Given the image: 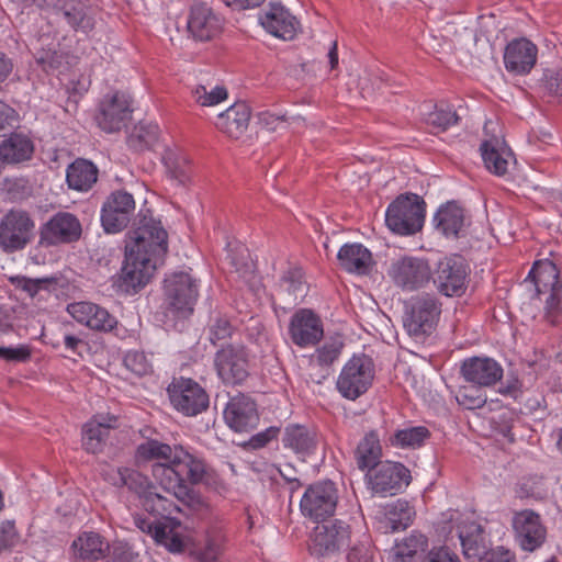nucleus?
<instances>
[{"mask_svg":"<svg viewBox=\"0 0 562 562\" xmlns=\"http://www.w3.org/2000/svg\"><path fill=\"white\" fill-rule=\"evenodd\" d=\"M168 250V234L160 221L143 215L125 241L121 281H149Z\"/></svg>","mask_w":562,"mask_h":562,"instance_id":"nucleus-1","label":"nucleus"},{"mask_svg":"<svg viewBox=\"0 0 562 562\" xmlns=\"http://www.w3.org/2000/svg\"><path fill=\"white\" fill-rule=\"evenodd\" d=\"M151 474L164 491L180 502L190 504L194 498L191 485L209 483L211 469L201 457L181 445H176L171 463L153 464Z\"/></svg>","mask_w":562,"mask_h":562,"instance_id":"nucleus-2","label":"nucleus"},{"mask_svg":"<svg viewBox=\"0 0 562 562\" xmlns=\"http://www.w3.org/2000/svg\"><path fill=\"white\" fill-rule=\"evenodd\" d=\"M442 304L432 294L425 293L411 297L404 304L403 326L415 339H425L437 328Z\"/></svg>","mask_w":562,"mask_h":562,"instance_id":"nucleus-3","label":"nucleus"},{"mask_svg":"<svg viewBox=\"0 0 562 562\" xmlns=\"http://www.w3.org/2000/svg\"><path fill=\"white\" fill-rule=\"evenodd\" d=\"M425 222V202L414 193L398 195L386 209L385 224L401 236L419 232Z\"/></svg>","mask_w":562,"mask_h":562,"instance_id":"nucleus-4","label":"nucleus"},{"mask_svg":"<svg viewBox=\"0 0 562 562\" xmlns=\"http://www.w3.org/2000/svg\"><path fill=\"white\" fill-rule=\"evenodd\" d=\"M374 373V363L369 356L353 355L338 375L337 391L342 397L356 401L371 387Z\"/></svg>","mask_w":562,"mask_h":562,"instance_id":"nucleus-5","label":"nucleus"},{"mask_svg":"<svg viewBox=\"0 0 562 562\" xmlns=\"http://www.w3.org/2000/svg\"><path fill=\"white\" fill-rule=\"evenodd\" d=\"M338 503V490L334 482L326 480L310 485L300 501L304 517L314 521H324L335 514Z\"/></svg>","mask_w":562,"mask_h":562,"instance_id":"nucleus-6","label":"nucleus"},{"mask_svg":"<svg viewBox=\"0 0 562 562\" xmlns=\"http://www.w3.org/2000/svg\"><path fill=\"white\" fill-rule=\"evenodd\" d=\"M167 393L173 408L186 416H196L210 404L206 391L192 379H173Z\"/></svg>","mask_w":562,"mask_h":562,"instance_id":"nucleus-7","label":"nucleus"},{"mask_svg":"<svg viewBox=\"0 0 562 562\" xmlns=\"http://www.w3.org/2000/svg\"><path fill=\"white\" fill-rule=\"evenodd\" d=\"M370 488L382 496L395 495L406 488L411 471L401 462L382 461L367 474Z\"/></svg>","mask_w":562,"mask_h":562,"instance_id":"nucleus-8","label":"nucleus"},{"mask_svg":"<svg viewBox=\"0 0 562 562\" xmlns=\"http://www.w3.org/2000/svg\"><path fill=\"white\" fill-rule=\"evenodd\" d=\"M196 283H165L160 308L170 321L189 318L199 299Z\"/></svg>","mask_w":562,"mask_h":562,"instance_id":"nucleus-9","label":"nucleus"},{"mask_svg":"<svg viewBox=\"0 0 562 562\" xmlns=\"http://www.w3.org/2000/svg\"><path fill=\"white\" fill-rule=\"evenodd\" d=\"M312 535L310 551L313 555L328 557L349 546V526L342 521H319Z\"/></svg>","mask_w":562,"mask_h":562,"instance_id":"nucleus-10","label":"nucleus"},{"mask_svg":"<svg viewBox=\"0 0 562 562\" xmlns=\"http://www.w3.org/2000/svg\"><path fill=\"white\" fill-rule=\"evenodd\" d=\"M214 366L220 379L228 385L241 384L249 375V358L241 346L227 345L216 351Z\"/></svg>","mask_w":562,"mask_h":562,"instance_id":"nucleus-11","label":"nucleus"},{"mask_svg":"<svg viewBox=\"0 0 562 562\" xmlns=\"http://www.w3.org/2000/svg\"><path fill=\"white\" fill-rule=\"evenodd\" d=\"M34 223L24 211H10L0 222V246L5 251L24 248L33 236Z\"/></svg>","mask_w":562,"mask_h":562,"instance_id":"nucleus-12","label":"nucleus"},{"mask_svg":"<svg viewBox=\"0 0 562 562\" xmlns=\"http://www.w3.org/2000/svg\"><path fill=\"white\" fill-rule=\"evenodd\" d=\"M288 333L295 346L314 347L324 337L323 321L313 310L300 308L291 316Z\"/></svg>","mask_w":562,"mask_h":562,"instance_id":"nucleus-13","label":"nucleus"},{"mask_svg":"<svg viewBox=\"0 0 562 562\" xmlns=\"http://www.w3.org/2000/svg\"><path fill=\"white\" fill-rule=\"evenodd\" d=\"M132 113L131 99L124 92L106 94L99 104L95 121L99 127L106 133L121 131L130 120Z\"/></svg>","mask_w":562,"mask_h":562,"instance_id":"nucleus-14","label":"nucleus"},{"mask_svg":"<svg viewBox=\"0 0 562 562\" xmlns=\"http://www.w3.org/2000/svg\"><path fill=\"white\" fill-rule=\"evenodd\" d=\"M515 538L525 551H535L540 548L547 538V528L540 515L531 509L515 512L512 519Z\"/></svg>","mask_w":562,"mask_h":562,"instance_id":"nucleus-15","label":"nucleus"},{"mask_svg":"<svg viewBox=\"0 0 562 562\" xmlns=\"http://www.w3.org/2000/svg\"><path fill=\"white\" fill-rule=\"evenodd\" d=\"M135 211V201L131 193L122 190L112 192L101 209V223L106 233L124 229Z\"/></svg>","mask_w":562,"mask_h":562,"instance_id":"nucleus-16","label":"nucleus"},{"mask_svg":"<svg viewBox=\"0 0 562 562\" xmlns=\"http://www.w3.org/2000/svg\"><path fill=\"white\" fill-rule=\"evenodd\" d=\"M224 419L226 425L236 432L252 430L259 423L255 400L244 393L231 396L224 409Z\"/></svg>","mask_w":562,"mask_h":562,"instance_id":"nucleus-17","label":"nucleus"},{"mask_svg":"<svg viewBox=\"0 0 562 562\" xmlns=\"http://www.w3.org/2000/svg\"><path fill=\"white\" fill-rule=\"evenodd\" d=\"M67 312L81 325L91 330L110 333L116 325L117 319L109 311L92 302H74L67 305Z\"/></svg>","mask_w":562,"mask_h":562,"instance_id":"nucleus-18","label":"nucleus"},{"mask_svg":"<svg viewBox=\"0 0 562 562\" xmlns=\"http://www.w3.org/2000/svg\"><path fill=\"white\" fill-rule=\"evenodd\" d=\"M222 27V19L206 3L196 2L191 7L188 31L195 41H211L221 33Z\"/></svg>","mask_w":562,"mask_h":562,"instance_id":"nucleus-19","label":"nucleus"},{"mask_svg":"<svg viewBox=\"0 0 562 562\" xmlns=\"http://www.w3.org/2000/svg\"><path fill=\"white\" fill-rule=\"evenodd\" d=\"M80 235L81 225L78 218L70 213L59 212L43 226L41 243L46 245L71 243L79 239Z\"/></svg>","mask_w":562,"mask_h":562,"instance_id":"nucleus-20","label":"nucleus"},{"mask_svg":"<svg viewBox=\"0 0 562 562\" xmlns=\"http://www.w3.org/2000/svg\"><path fill=\"white\" fill-rule=\"evenodd\" d=\"M502 366L488 357H472L463 360L461 374L465 381L477 386H493L503 378Z\"/></svg>","mask_w":562,"mask_h":562,"instance_id":"nucleus-21","label":"nucleus"},{"mask_svg":"<svg viewBox=\"0 0 562 562\" xmlns=\"http://www.w3.org/2000/svg\"><path fill=\"white\" fill-rule=\"evenodd\" d=\"M538 48L529 40L521 37L510 41L504 52V65L508 72L527 75L535 67Z\"/></svg>","mask_w":562,"mask_h":562,"instance_id":"nucleus-22","label":"nucleus"},{"mask_svg":"<svg viewBox=\"0 0 562 562\" xmlns=\"http://www.w3.org/2000/svg\"><path fill=\"white\" fill-rule=\"evenodd\" d=\"M386 273L394 281H429L431 269L427 260L405 255L392 258Z\"/></svg>","mask_w":562,"mask_h":562,"instance_id":"nucleus-23","label":"nucleus"},{"mask_svg":"<svg viewBox=\"0 0 562 562\" xmlns=\"http://www.w3.org/2000/svg\"><path fill=\"white\" fill-rule=\"evenodd\" d=\"M341 269L357 277H368L375 267L372 252L362 244H345L337 254Z\"/></svg>","mask_w":562,"mask_h":562,"instance_id":"nucleus-24","label":"nucleus"},{"mask_svg":"<svg viewBox=\"0 0 562 562\" xmlns=\"http://www.w3.org/2000/svg\"><path fill=\"white\" fill-rule=\"evenodd\" d=\"M459 538L463 555L469 562H477L494 550L491 548L483 527L475 521L465 522L460 526Z\"/></svg>","mask_w":562,"mask_h":562,"instance_id":"nucleus-25","label":"nucleus"},{"mask_svg":"<svg viewBox=\"0 0 562 562\" xmlns=\"http://www.w3.org/2000/svg\"><path fill=\"white\" fill-rule=\"evenodd\" d=\"M260 24L273 36L292 40L299 30V21L283 5L271 3L259 16Z\"/></svg>","mask_w":562,"mask_h":562,"instance_id":"nucleus-26","label":"nucleus"},{"mask_svg":"<svg viewBox=\"0 0 562 562\" xmlns=\"http://www.w3.org/2000/svg\"><path fill=\"white\" fill-rule=\"evenodd\" d=\"M225 254L223 260V270L225 272L236 279L254 278L255 262L246 245L237 240L228 241Z\"/></svg>","mask_w":562,"mask_h":562,"instance_id":"nucleus-27","label":"nucleus"},{"mask_svg":"<svg viewBox=\"0 0 562 562\" xmlns=\"http://www.w3.org/2000/svg\"><path fill=\"white\" fill-rule=\"evenodd\" d=\"M414 506L405 499H396L383 507L379 519V529L384 533H393L408 528L415 518Z\"/></svg>","mask_w":562,"mask_h":562,"instance_id":"nucleus-28","label":"nucleus"},{"mask_svg":"<svg viewBox=\"0 0 562 562\" xmlns=\"http://www.w3.org/2000/svg\"><path fill=\"white\" fill-rule=\"evenodd\" d=\"M435 228L447 238H460L467 228L464 210L456 202L441 205L434 216Z\"/></svg>","mask_w":562,"mask_h":562,"instance_id":"nucleus-29","label":"nucleus"},{"mask_svg":"<svg viewBox=\"0 0 562 562\" xmlns=\"http://www.w3.org/2000/svg\"><path fill=\"white\" fill-rule=\"evenodd\" d=\"M117 417L114 415H95L82 429V446L91 453L102 451L112 428L116 427Z\"/></svg>","mask_w":562,"mask_h":562,"instance_id":"nucleus-30","label":"nucleus"},{"mask_svg":"<svg viewBox=\"0 0 562 562\" xmlns=\"http://www.w3.org/2000/svg\"><path fill=\"white\" fill-rule=\"evenodd\" d=\"M109 543L97 532L85 531L71 543L70 550L75 562L99 561L109 552Z\"/></svg>","mask_w":562,"mask_h":562,"instance_id":"nucleus-31","label":"nucleus"},{"mask_svg":"<svg viewBox=\"0 0 562 562\" xmlns=\"http://www.w3.org/2000/svg\"><path fill=\"white\" fill-rule=\"evenodd\" d=\"M250 109L245 102H237L216 117V127L227 136L238 139L248 128Z\"/></svg>","mask_w":562,"mask_h":562,"instance_id":"nucleus-32","label":"nucleus"},{"mask_svg":"<svg viewBox=\"0 0 562 562\" xmlns=\"http://www.w3.org/2000/svg\"><path fill=\"white\" fill-rule=\"evenodd\" d=\"M344 342L338 339H330L325 341L324 345L318 347L310 358V366L312 369L319 368L317 374H310L313 382L321 384L330 374V368L336 360L340 357Z\"/></svg>","mask_w":562,"mask_h":562,"instance_id":"nucleus-33","label":"nucleus"},{"mask_svg":"<svg viewBox=\"0 0 562 562\" xmlns=\"http://www.w3.org/2000/svg\"><path fill=\"white\" fill-rule=\"evenodd\" d=\"M57 13H60L75 31L88 33L94 27V11L86 0H67Z\"/></svg>","mask_w":562,"mask_h":562,"instance_id":"nucleus-34","label":"nucleus"},{"mask_svg":"<svg viewBox=\"0 0 562 562\" xmlns=\"http://www.w3.org/2000/svg\"><path fill=\"white\" fill-rule=\"evenodd\" d=\"M99 170L90 160L78 158L66 170V181L70 189L87 192L98 180Z\"/></svg>","mask_w":562,"mask_h":562,"instance_id":"nucleus-35","label":"nucleus"},{"mask_svg":"<svg viewBox=\"0 0 562 562\" xmlns=\"http://www.w3.org/2000/svg\"><path fill=\"white\" fill-rule=\"evenodd\" d=\"M282 442L296 454H312L317 446L316 434L305 426L293 424L284 428Z\"/></svg>","mask_w":562,"mask_h":562,"instance_id":"nucleus-36","label":"nucleus"},{"mask_svg":"<svg viewBox=\"0 0 562 562\" xmlns=\"http://www.w3.org/2000/svg\"><path fill=\"white\" fill-rule=\"evenodd\" d=\"M176 452V445L159 441L157 439H146L139 443L135 450V461L137 464L154 462V464H170Z\"/></svg>","mask_w":562,"mask_h":562,"instance_id":"nucleus-37","label":"nucleus"},{"mask_svg":"<svg viewBox=\"0 0 562 562\" xmlns=\"http://www.w3.org/2000/svg\"><path fill=\"white\" fill-rule=\"evenodd\" d=\"M382 446L376 431L371 430L359 441L355 460L361 471H371L378 463L382 462Z\"/></svg>","mask_w":562,"mask_h":562,"instance_id":"nucleus-38","label":"nucleus"},{"mask_svg":"<svg viewBox=\"0 0 562 562\" xmlns=\"http://www.w3.org/2000/svg\"><path fill=\"white\" fill-rule=\"evenodd\" d=\"M162 161L167 175L178 184L184 186L191 179L192 167L188 155L179 147L166 148Z\"/></svg>","mask_w":562,"mask_h":562,"instance_id":"nucleus-39","label":"nucleus"},{"mask_svg":"<svg viewBox=\"0 0 562 562\" xmlns=\"http://www.w3.org/2000/svg\"><path fill=\"white\" fill-rule=\"evenodd\" d=\"M34 151L32 140L23 134H13L0 145V160L19 164L29 160Z\"/></svg>","mask_w":562,"mask_h":562,"instance_id":"nucleus-40","label":"nucleus"},{"mask_svg":"<svg viewBox=\"0 0 562 562\" xmlns=\"http://www.w3.org/2000/svg\"><path fill=\"white\" fill-rule=\"evenodd\" d=\"M428 537L418 530H413L407 537L396 542L392 562H417V555L428 548Z\"/></svg>","mask_w":562,"mask_h":562,"instance_id":"nucleus-41","label":"nucleus"},{"mask_svg":"<svg viewBox=\"0 0 562 562\" xmlns=\"http://www.w3.org/2000/svg\"><path fill=\"white\" fill-rule=\"evenodd\" d=\"M470 265L461 255L445 257L438 263V278L443 281H464L470 276Z\"/></svg>","mask_w":562,"mask_h":562,"instance_id":"nucleus-42","label":"nucleus"},{"mask_svg":"<svg viewBox=\"0 0 562 562\" xmlns=\"http://www.w3.org/2000/svg\"><path fill=\"white\" fill-rule=\"evenodd\" d=\"M481 155L488 171L496 176H503L508 168V154L506 149L498 148L497 142L485 140L481 144Z\"/></svg>","mask_w":562,"mask_h":562,"instance_id":"nucleus-43","label":"nucleus"},{"mask_svg":"<svg viewBox=\"0 0 562 562\" xmlns=\"http://www.w3.org/2000/svg\"><path fill=\"white\" fill-rule=\"evenodd\" d=\"M180 524L171 520L169 524L157 522L153 530V539L157 544L164 546L170 552H182L184 543L181 536L176 531Z\"/></svg>","mask_w":562,"mask_h":562,"instance_id":"nucleus-44","label":"nucleus"},{"mask_svg":"<svg viewBox=\"0 0 562 562\" xmlns=\"http://www.w3.org/2000/svg\"><path fill=\"white\" fill-rule=\"evenodd\" d=\"M430 436L429 430L424 426L408 427L398 429L390 438V442L394 447L400 448H418Z\"/></svg>","mask_w":562,"mask_h":562,"instance_id":"nucleus-45","label":"nucleus"},{"mask_svg":"<svg viewBox=\"0 0 562 562\" xmlns=\"http://www.w3.org/2000/svg\"><path fill=\"white\" fill-rule=\"evenodd\" d=\"M533 299L546 304L548 312H554L562 302V283H532Z\"/></svg>","mask_w":562,"mask_h":562,"instance_id":"nucleus-46","label":"nucleus"},{"mask_svg":"<svg viewBox=\"0 0 562 562\" xmlns=\"http://www.w3.org/2000/svg\"><path fill=\"white\" fill-rule=\"evenodd\" d=\"M117 481L115 484H120L121 486H126L130 491H133L137 494H147L149 491V480L146 475L142 474L135 469L131 468H120L117 469Z\"/></svg>","mask_w":562,"mask_h":562,"instance_id":"nucleus-47","label":"nucleus"},{"mask_svg":"<svg viewBox=\"0 0 562 562\" xmlns=\"http://www.w3.org/2000/svg\"><path fill=\"white\" fill-rule=\"evenodd\" d=\"M560 268L552 259L546 258L533 262L524 281H558Z\"/></svg>","mask_w":562,"mask_h":562,"instance_id":"nucleus-48","label":"nucleus"},{"mask_svg":"<svg viewBox=\"0 0 562 562\" xmlns=\"http://www.w3.org/2000/svg\"><path fill=\"white\" fill-rule=\"evenodd\" d=\"M159 128L155 124L138 125L131 134L130 145L138 150L150 148L158 140Z\"/></svg>","mask_w":562,"mask_h":562,"instance_id":"nucleus-49","label":"nucleus"},{"mask_svg":"<svg viewBox=\"0 0 562 562\" xmlns=\"http://www.w3.org/2000/svg\"><path fill=\"white\" fill-rule=\"evenodd\" d=\"M483 386L470 385L461 386L457 393L458 403L467 409L481 408L486 403V395L482 391Z\"/></svg>","mask_w":562,"mask_h":562,"instance_id":"nucleus-50","label":"nucleus"},{"mask_svg":"<svg viewBox=\"0 0 562 562\" xmlns=\"http://www.w3.org/2000/svg\"><path fill=\"white\" fill-rule=\"evenodd\" d=\"M196 103L202 106H214L227 99V90L222 86H215L210 90L205 86H196L192 90Z\"/></svg>","mask_w":562,"mask_h":562,"instance_id":"nucleus-51","label":"nucleus"},{"mask_svg":"<svg viewBox=\"0 0 562 562\" xmlns=\"http://www.w3.org/2000/svg\"><path fill=\"white\" fill-rule=\"evenodd\" d=\"M459 116L447 104L436 105L426 119L427 123L439 131H446L449 126L458 123Z\"/></svg>","mask_w":562,"mask_h":562,"instance_id":"nucleus-52","label":"nucleus"},{"mask_svg":"<svg viewBox=\"0 0 562 562\" xmlns=\"http://www.w3.org/2000/svg\"><path fill=\"white\" fill-rule=\"evenodd\" d=\"M145 507L147 510L161 516L166 514L170 515L175 509H178V507L165 496L150 491L145 496Z\"/></svg>","mask_w":562,"mask_h":562,"instance_id":"nucleus-53","label":"nucleus"},{"mask_svg":"<svg viewBox=\"0 0 562 562\" xmlns=\"http://www.w3.org/2000/svg\"><path fill=\"white\" fill-rule=\"evenodd\" d=\"M32 350L29 345H19L16 347L0 346V359L8 362L24 363L31 359Z\"/></svg>","mask_w":562,"mask_h":562,"instance_id":"nucleus-54","label":"nucleus"},{"mask_svg":"<svg viewBox=\"0 0 562 562\" xmlns=\"http://www.w3.org/2000/svg\"><path fill=\"white\" fill-rule=\"evenodd\" d=\"M125 367L137 375H144L149 371L146 356L139 351H130L124 357Z\"/></svg>","mask_w":562,"mask_h":562,"instance_id":"nucleus-55","label":"nucleus"},{"mask_svg":"<svg viewBox=\"0 0 562 562\" xmlns=\"http://www.w3.org/2000/svg\"><path fill=\"white\" fill-rule=\"evenodd\" d=\"M36 61L43 66L45 70L56 69L61 61V55L56 52L55 45L52 43L47 48L41 47L35 54Z\"/></svg>","mask_w":562,"mask_h":562,"instance_id":"nucleus-56","label":"nucleus"},{"mask_svg":"<svg viewBox=\"0 0 562 562\" xmlns=\"http://www.w3.org/2000/svg\"><path fill=\"white\" fill-rule=\"evenodd\" d=\"M222 539L220 536H209L204 547L199 551L201 562H214L221 554Z\"/></svg>","mask_w":562,"mask_h":562,"instance_id":"nucleus-57","label":"nucleus"},{"mask_svg":"<svg viewBox=\"0 0 562 562\" xmlns=\"http://www.w3.org/2000/svg\"><path fill=\"white\" fill-rule=\"evenodd\" d=\"M423 562H460L459 555L447 546L434 547Z\"/></svg>","mask_w":562,"mask_h":562,"instance_id":"nucleus-58","label":"nucleus"},{"mask_svg":"<svg viewBox=\"0 0 562 562\" xmlns=\"http://www.w3.org/2000/svg\"><path fill=\"white\" fill-rule=\"evenodd\" d=\"M233 333V326L226 318L218 317L210 327V340L212 344H216L218 340L231 337Z\"/></svg>","mask_w":562,"mask_h":562,"instance_id":"nucleus-59","label":"nucleus"},{"mask_svg":"<svg viewBox=\"0 0 562 562\" xmlns=\"http://www.w3.org/2000/svg\"><path fill=\"white\" fill-rule=\"evenodd\" d=\"M373 551L368 542L355 544L349 551L348 562H372Z\"/></svg>","mask_w":562,"mask_h":562,"instance_id":"nucleus-60","label":"nucleus"},{"mask_svg":"<svg viewBox=\"0 0 562 562\" xmlns=\"http://www.w3.org/2000/svg\"><path fill=\"white\" fill-rule=\"evenodd\" d=\"M18 117L19 115L13 108L0 101V133L13 128L18 123Z\"/></svg>","mask_w":562,"mask_h":562,"instance_id":"nucleus-61","label":"nucleus"},{"mask_svg":"<svg viewBox=\"0 0 562 562\" xmlns=\"http://www.w3.org/2000/svg\"><path fill=\"white\" fill-rule=\"evenodd\" d=\"M279 434V428L270 427L263 431H260L254 435L249 441L248 446L252 449H260L267 446L271 440L276 439Z\"/></svg>","mask_w":562,"mask_h":562,"instance_id":"nucleus-62","label":"nucleus"},{"mask_svg":"<svg viewBox=\"0 0 562 562\" xmlns=\"http://www.w3.org/2000/svg\"><path fill=\"white\" fill-rule=\"evenodd\" d=\"M16 531L12 521L0 524V551L11 548L16 540Z\"/></svg>","mask_w":562,"mask_h":562,"instance_id":"nucleus-63","label":"nucleus"},{"mask_svg":"<svg viewBox=\"0 0 562 562\" xmlns=\"http://www.w3.org/2000/svg\"><path fill=\"white\" fill-rule=\"evenodd\" d=\"M544 87L553 95L562 99V71H550L544 75Z\"/></svg>","mask_w":562,"mask_h":562,"instance_id":"nucleus-64","label":"nucleus"}]
</instances>
